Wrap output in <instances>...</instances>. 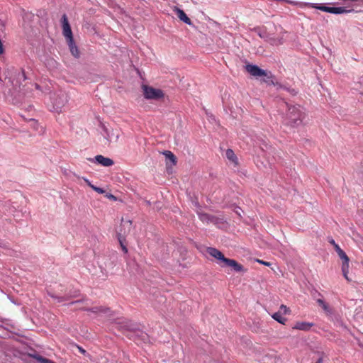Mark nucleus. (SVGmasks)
Returning a JSON list of instances; mask_svg holds the SVG:
<instances>
[{
  "instance_id": "79ce46f5",
  "label": "nucleus",
  "mask_w": 363,
  "mask_h": 363,
  "mask_svg": "<svg viewBox=\"0 0 363 363\" xmlns=\"http://www.w3.org/2000/svg\"><path fill=\"white\" fill-rule=\"evenodd\" d=\"M145 203L147 206H150L151 205V203L150 201H147V200H145Z\"/></svg>"
},
{
  "instance_id": "4be33fe9",
  "label": "nucleus",
  "mask_w": 363,
  "mask_h": 363,
  "mask_svg": "<svg viewBox=\"0 0 363 363\" xmlns=\"http://www.w3.org/2000/svg\"><path fill=\"white\" fill-rule=\"evenodd\" d=\"M45 65L49 69H55L57 68L58 62L52 57H47L45 60Z\"/></svg>"
},
{
  "instance_id": "9d476101",
  "label": "nucleus",
  "mask_w": 363,
  "mask_h": 363,
  "mask_svg": "<svg viewBox=\"0 0 363 363\" xmlns=\"http://www.w3.org/2000/svg\"><path fill=\"white\" fill-rule=\"evenodd\" d=\"M126 225H128V231H130V227L132 225L131 220H126L124 222L123 219H122L121 229L119 231L117 232V238H118L120 245L122 248V250L123 251L124 253L128 252V248L125 244V231L123 233L122 232L123 231L122 228L125 227Z\"/></svg>"
},
{
  "instance_id": "5701e85b",
  "label": "nucleus",
  "mask_w": 363,
  "mask_h": 363,
  "mask_svg": "<svg viewBox=\"0 0 363 363\" xmlns=\"http://www.w3.org/2000/svg\"><path fill=\"white\" fill-rule=\"evenodd\" d=\"M226 157L233 162L235 164H238V157L231 149H228L225 152Z\"/></svg>"
},
{
  "instance_id": "c9c22d12",
  "label": "nucleus",
  "mask_w": 363,
  "mask_h": 363,
  "mask_svg": "<svg viewBox=\"0 0 363 363\" xmlns=\"http://www.w3.org/2000/svg\"><path fill=\"white\" fill-rule=\"evenodd\" d=\"M258 35L262 38H264L267 36V33L265 32L264 33L258 32Z\"/></svg>"
},
{
  "instance_id": "e433bc0d",
  "label": "nucleus",
  "mask_w": 363,
  "mask_h": 363,
  "mask_svg": "<svg viewBox=\"0 0 363 363\" xmlns=\"http://www.w3.org/2000/svg\"><path fill=\"white\" fill-rule=\"evenodd\" d=\"M84 180L89 187L91 188V186H94L87 179L84 178Z\"/></svg>"
},
{
  "instance_id": "0eeeda50",
  "label": "nucleus",
  "mask_w": 363,
  "mask_h": 363,
  "mask_svg": "<svg viewBox=\"0 0 363 363\" xmlns=\"http://www.w3.org/2000/svg\"><path fill=\"white\" fill-rule=\"evenodd\" d=\"M328 242L333 245L335 252L337 253L340 258L342 260V272L344 277L350 281L347 274L349 272V262L350 259L346 253L340 247V246L335 243V240L332 238H328Z\"/></svg>"
},
{
  "instance_id": "bb28decb",
  "label": "nucleus",
  "mask_w": 363,
  "mask_h": 363,
  "mask_svg": "<svg viewBox=\"0 0 363 363\" xmlns=\"http://www.w3.org/2000/svg\"><path fill=\"white\" fill-rule=\"evenodd\" d=\"M91 189L99 194H105L106 193V191L103 188L98 187L94 185L91 186Z\"/></svg>"
},
{
  "instance_id": "f8f14e48",
  "label": "nucleus",
  "mask_w": 363,
  "mask_h": 363,
  "mask_svg": "<svg viewBox=\"0 0 363 363\" xmlns=\"http://www.w3.org/2000/svg\"><path fill=\"white\" fill-rule=\"evenodd\" d=\"M88 160L101 164L103 167H111L114 164L112 159L105 157L101 155H96L94 158H88Z\"/></svg>"
},
{
  "instance_id": "20e7f679",
  "label": "nucleus",
  "mask_w": 363,
  "mask_h": 363,
  "mask_svg": "<svg viewBox=\"0 0 363 363\" xmlns=\"http://www.w3.org/2000/svg\"><path fill=\"white\" fill-rule=\"evenodd\" d=\"M246 71L250 73L252 76L257 78L262 77V82L266 83L268 85H274L279 88L284 87V85L276 82L275 76L270 71H267L260 68L257 65L247 64L245 66Z\"/></svg>"
},
{
  "instance_id": "412c9836",
  "label": "nucleus",
  "mask_w": 363,
  "mask_h": 363,
  "mask_svg": "<svg viewBox=\"0 0 363 363\" xmlns=\"http://www.w3.org/2000/svg\"><path fill=\"white\" fill-rule=\"evenodd\" d=\"M313 325L312 323L308 322H297L294 326L292 327L293 329L308 331L311 329V328Z\"/></svg>"
},
{
  "instance_id": "f3484780",
  "label": "nucleus",
  "mask_w": 363,
  "mask_h": 363,
  "mask_svg": "<svg viewBox=\"0 0 363 363\" xmlns=\"http://www.w3.org/2000/svg\"><path fill=\"white\" fill-rule=\"evenodd\" d=\"M116 357V359H113L111 361L113 363H124L127 362L128 361H132L130 356L127 354L124 351H118Z\"/></svg>"
},
{
  "instance_id": "9b49d317",
  "label": "nucleus",
  "mask_w": 363,
  "mask_h": 363,
  "mask_svg": "<svg viewBox=\"0 0 363 363\" xmlns=\"http://www.w3.org/2000/svg\"><path fill=\"white\" fill-rule=\"evenodd\" d=\"M61 23L62 27V33L66 38V40L72 42V39H74L73 33L66 14L62 15L61 18Z\"/></svg>"
},
{
  "instance_id": "6e6552de",
  "label": "nucleus",
  "mask_w": 363,
  "mask_h": 363,
  "mask_svg": "<svg viewBox=\"0 0 363 363\" xmlns=\"http://www.w3.org/2000/svg\"><path fill=\"white\" fill-rule=\"evenodd\" d=\"M30 358L37 360L38 363H55L52 360L43 357L33 349H30V352L20 354V359L26 363L29 361Z\"/></svg>"
},
{
  "instance_id": "7c9ffc66",
  "label": "nucleus",
  "mask_w": 363,
  "mask_h": 363,
  "mask_svg": "<svg viewBox=\"0 0 363 363\" xmlns=\"http://www.w3.org/2000/svg\"><path fill=\"white\" fill-rule=\"evenodd\" d=\"M9 242L0 239V247L9 248Z\"/></svg>"
},
{
  "instance_id": "a211bd4d",
  "label": "nucleus",
  "mask_w": 363,
  "mask_h": 363,
  "mask_svg": "<svg viewBox=\"0 0 363 363\" xmlns=\"http://www.w3.org/2000/svg\"><path fill=\"white\" fill-rule=\"evenodd\" d=\"M199 218L202 221H206L207 223H212L214 224L219 223V220H220L219 218L206 213H200Z\"/></svg>"
},
{
  "instance_id": "b1692460",
  "label": "nucleus",
  "mask_w": 363,
  "mask_h": 363,
  "mask_svg": "<svg viewBox=\"0 0 363 363\" xmlns=\"http://www.w3.org/2000/svg\"><path fill=\"white\" fill-rule=\"evenodd\" d=\"M91 312L94 313H108L111 312L110 308L104 307V306H96L91 308Z\"/></svg>"
},
{
  "instance_id": "aec40b11",
  "label": "nucleus",
  "mask_w": 363,
  "mask_h": 363,
  "mask_svg": "<svg viewBox=\"0 0 363 363\" xmlns=\"http://www.w3.org/2000/svg\"><path fill=\"white\" fill-rule=\"evenodd\" d=\"M67 45L69 46V50L71 54L75 57L79 58L80 57V52L78 49V47L77 46L74 39H72V42L67 41Z\"/></svg>"
},
{
  "instance_id": "c03bdc74",
  "label": "nucleus",
  "mask_w": 363,
  "mask_h": 363,
  "mask_svg": "<svg viewBox=\"0 0 363 363\" xmlns=\"http://www.w3.org/2000/svg\"><path fill=\"white\" fill-rule=\"evenodd\" d=\"M0 82H2V79H1V77H0Z\"/></svg>"
},
{
  "instance_id": "4468645a",
  "label": "nucleus",
  "mask_w": 363,
  "mask_h": 363,
  "mask_svg": "<svg viewBox=\"0 0 363 363\" xmlns=\"http://www.w3.org/2000/svg\"><path fill=\"white\" fill-rule=\"evenodd\" d=\"M68 102L67 94L62 92L54 99V104L57 108L63 107Z\"/></svg>"
},
{
  "instance_id": "f704fd0d",
  "label": "nucleus",
  "mask_w": 363,
  "mask_h": 363,
  "mask_svg": "<svg viewBox=\"0 0 363 363\" xmlns=\"http://www.w3.org/2000/svg\"><path fill=\"white\" fill-rule=\"evenodd\" d=\"M76 347L78 349V350H79L81 353H82V354H85V353L86 352L85 350H84L82 347H79V346H78V345H76Z\"/></svg>"
},
{
  "instance_id": "7ed1b4c3",
  "label": "nucleus",
  "mask_w": 363,
  "mask_h": 363,
  "mask_svg": "<svg viewBox=\"0 0 363 363\" xmlns=\"http://www.w3.org/2000/svg\"><path fill=\"white\" fill-rule=\"evenodd\" d=\"M206 252L214 257L217 260V263L221 267H229L235 272L245 273L247 271L243 265L238 263L235 259L225 257L221 251L215 247H208L206 248Z\"/></svg>"
},
{
  "instance_id": "37998d69",
  "label": "nucleus",
  "mask_w": 363,
  "mask_h": 363,
  "mask_svg": "<svg viewBox=\"0 0 363 363\" xmlns=\"http://www.w3.org/2000/svg\"><path fill=\"white\" fill-rule=\"evenodd\" d=\"M236 213L238 214L239 216H240L239 211H236Z\"/></svg>"
},
{
  "instance_id": "58836bf2",
  "label": "nucleus",
  "mask_w": 363,
  "mask_h": 363,
  "mask_svg": "<svg viewBox=\"0 0 363 363\" xmlns=\"http://www.w3.org/2000/svg\"><path fill=\"white\" fill-rule=\"evenodd\" d=\"M315 294H316V296H320V297H322V296H322V294H321L320 292H318V291H316V290H315V292H314V294H313V296L315 297Z\"/></svg>"
},
{
  "instance_id": "2eb2a0df",
  "label": "nucleus",
  "mask_w": 363,
  "mask_h": 363,
  "mask_svg": "<svg viewBox=\"0 0 363 363\" xmlns=\"http://www.w3.org/2000/svg\"><path fill=\"white\" fill-rule=\"evenodd\" d=\"M162 154L165 156L166 159V164H167V170L169 172V163L171 165H176L177 162V157L169 150H164Z\"/></svg>"
},
{
  "instance_id": "c85d7f7f",
  "label": "nucleus",
  "mask_w": 363,
  "mask_h": 363,
  "mask_svg": "<svg viewBox=\"0 0 363 363\" xmlns=\"http://www.w3.org/2000/svg\"><path fill=\"white\" fill-rule=\"evenodd\" d=\"M283 311V313L284 314L289 313L290 312L289 308H288L286 306L283 305V304L281 305V306H280V311Z\"/></svg>"
},
{
  "instance_id": "ea45409f",
  "label": "nucleus",
  "mask_w": 363,
  "mask_h": 363,
  "mask_svg": "<svg viewBox=\"0 0 363 363\" xmlns=\"http://www.w3.org/2000/svg\"><path fill=\"white\" fill-rule=\"evenodd\" d=\"M315 294H316V296H320V297H322V296H322V294H321L320 292H318V291H316V290H315V292H314V294H313V296L315 297Z\"/></svg>"
},
{
  "instance_id": "4c0bfd02",
  "label": "nucleus",
  "mask_w": 363,
  "mask_h": 363,
  "mask_svg": "<svg viewBox=\"0 0 363 363\" xmlns=\"http://www.w3.org/2000/svg\"><path fill=\"white\" fill-rule=\"evenodd\" d=\"M80 310L84 311L91 312V308L83 307V308H81Z\"/></svg>"
},
{
  "instance_id": "a878e982",
  "label": "nucleus",
  "mask_w": 363,
  "mask_h": 363,
  "mask_svg": "<svg viewBox=\"0 0 363 363\" xmlns=\"http://www.w3.org/2000/svg\"><path fill=\"white\" fill-rule=\"evenodd\" d=\"M272 317L278 323L284 325L285 322L287 320L286 318L282 317L281 311H278L274 313Z\"/></svg>"
},
{
  "instance_id": "f03ea898",
  "label": "nucleus",
  "mask_w": 363,
  "mask_h": 363,
  "mask_svg": "<svg viewBox=\"0 0 363 363\" xmlns=\"http://www.w3.org/2000/svg\"><path fill=\"white\" fill-rule=\"evenodd\" d=\"M112 328L138 345L147 343L150 341L148 334L141 330L137 323L130 320L118 318L115 320Z\"/></svg>"
},
{
  "instance_id": "c756f323",
  "label": "nucleus",
  "mask_w": 363,
  "mask_h": 363,
  "mask_svg": "<svg viewBox=\"0 0 363 363\" xmlns=\"http://www.w3.org/2000/svg\"><path fill=\"white\" fill-rule=\"evenodd\" d=\"M105 197L114 201H117V197L111 193H106Z\"/></svg>"
},
{
  "instance_id": "cd10ccee",
  "label": "nucleus",
  "mask_w": 363,
  "mask_h": 363,
  "mask_svg": "<svg viewBox=\"0 0 363 363\" xmlns=\"http://www.w3.org/2000/svg\"><path fill=\"white\" fill-rule=\"evenodd\" d=\"M281 89H286L287 91H289L292 96H296L298 93L297 91H296L294 89L288 88L285 86L282 87Z\"/></svg>"
},
{
  "instance_id": "1a4fd4ad",
  "label": "nucleus",
  "mask_w": 363,
  "mask_h": 363,
  "mask_svg": "<svg viewBox=\"0 0 363 363\" xmlns=\"http://www.w3.org/2000/svg\"><path fill=\"white\" fill-rule=\"evenodd\" d=\"M143 89L144 97L147 99L159 100L164 96V93L162 90L148 85H143Z\"/></svg>"
},
{
  "instance_id": "dca6fc26",
  "label": "nucleus",
  "mask_w": 363,
  "mask_h": 363,
  "mask_svg": "<svg viewBox=\"0 0 363 363\" xmlns=\"http://www.w3.org/2000/svg\"><path fill=\"white\" fill-rule=\"evenodd\" d=\"M48 294L55 298V299H57V301L59 303L60 302H63V301H69L70 298H75V297H77L79 296V291H74L73 292V294H69V295H66V296H56L53 293H51L50 291H48Z\"/></svg>"
},
{
  "instance_id": "2f4dec72",
  "label": "nucleus",
  "mask_w": 363,
  "mask_h": 363,
  "mask_svg": "<svg viewBox=\"0 0 363 363\" xmlns=\"http://www.w3.org/2000/svg\"><path fill=\"white\" fill-rule=\"evenodd\" d=\"M259 263L262 264H264L265 266H270L271 265V263L269 262H266V261H263V260H259V259H257V260Z\"/></svg>"
},
{
  "instance_id": "6ab92c4d",
  "label": "nucleus",
  "mask_w": 363,
  "mask_h": 363,
  "mask_svg": "<svg viewBox=\"0 0 363 363\" xmlns=\"http://www.w3.org/2000/svg\"><path fill=\"white\" fill-rule=\"evenodd\" d=\"M174 11L176 12L177 17L180 21L188 25H192V21L182 9L175 7Z\"/></svg>"
},
{
  "instance_id": "393cba45",
  "label": "nucleus",
  "mask_w": 363,
  "mask_h": 363,
  "mask_svg": "<svg viewBox=\"0 0 363 363\" xmlns=\"http://www.w3.org/2000/svg\"><path fill=\"white\" fill-rule=\"evenodd\" d=\"M318 304L322 307L325 312L331 313V309L328 303H326L322 298L317 299Z\"/></svg>"
},
{
  "instance_id": "ddd939ff",
  "label": "nucleus",
  "mask_w": 363,
  "mask_h": 363,
  "mask_svg": "<svg viewBox=\"0 0 363 363\" xmlns=\"http://www.w3.org/2000/svg\"><path fill=\"white\" fill-rule=\"evenodd\" d=\"M102 128L104 131L106 133L105 138L111 142L113 140L117 141L120 136V133L118 130H111V131H108V128L105 126V125L102 124Z\"/></svg>"
},
{
  "instance_id": "39448f33",
  "label": "nucleus",
  "mask_w": 363,
  "mask_h": 363,
  "mask_svg": "<svg viewBox=\"0 0 363 363\" xmlns=\"http://www.w3.org/2000/svg\"><path fill=\"white\" fill-rule=\"evenodd\" d=\"M287 106L288 111L284 120V124L292 128L298 127L302 123L305 118V113L299 105L289 106L287 104Z\"/></svg>"
},
{
  "instance_id": "72a5a7b5",
  "label": "nucleus",
  "mask_w": 363,
  "mask_h": 363,
  "mask_svg": "<svg viewBox=\"0 0 363 363\" xmlns=\"http://www.w3.org/2000/svg\"><path fill=\"white\" fill-rule=\"evenodd\" d=\"M4 52V48L3 45V43L1 42V40L0 39V55H2Z\"/></svg>"
},
{
  "instance_id": "423d86ee",
  "label": "nucleus",
  "mask_w": 363,
  "mask_h": 363,
  "mask_svg": "<svg viewBox=\"0 0 363 363\" xmlns=\"http://www.w3.org/2000/svg\"><path fill=\"white\" fill-rule=\"evenodd\" d=\"M305 6L308 8L315 9L323 12L330 13L335 15L354 12V9H347L345 7L342 6H328L324 4L306 3Z\"/></svg>"
},
{
  "instance_id": "473e14b6",
  "label": "nucleus",
  "mask_w": 363,
  "mask_h": 363,
  "mask_svg": "<svg viewBox=\"0 0 363 363\" xmlns=\"http://www.w3.org/2000/svg\"><path fill=\"white\" fill-rule=\"evenodd\" d=\"M86 301L85 298H82V299H79V300H77L75 301H72L69 304L72 305V304H74V303H83Z\"/></svg>"
},
{
  "instance_id": "f257e3e1",
  "label": "nucleus",
  "mask_w": 363,
  "mask_h": 363,
  "mask_svg": "<svg viewBox=\"0 0 363 363\" xmlns=\"http://www.w3.org/2000/svg\"><path fill=\"white\" fill-rule=\"evenodd\" d=\"M5 79L11 84V88L9 89V95L11 97L12 104L15 105L23 101L29 91L33 89V86L37 89H40L38 84L28 81L29 78L22 68L12 67L7 69Z\"/></svg>"
},
{
  "instance_id": "a19ab883",
  "label": "nucleus",
  "mask_w": 363,
  "mask_h": 363,
  "mask_svg": "<svg viewBox=\"0 0 363 363\" xmlns=\"http://www.w3.org/2000/svg\"><path fill=\"white\" fill-rule=\"evenodd\" d=\"M323 357H319V358L316 360L315 363H322V362H323Z\"/></svg>"
}]
</instances>
